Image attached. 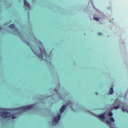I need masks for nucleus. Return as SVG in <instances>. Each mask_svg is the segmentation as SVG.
<instances>
[{
	"label": "nucleus",
	"instance_id": "1",
	"mask_svg": "<svg viewBox=\"0 0 128 128\" xmlns=\"http://www.w3.org/2000/svg\"><path fill=\"white\" fill-rule=\"evenodd\" d=\"M39 48L40 50L41 53L39 54H38L37 55V56L39 58H40L41 59H42L43 57V54H44L45 56L46 59V56L48 57H49V56H48L44 48Z\"/></svg>",
	"mask_w": 128,
	"mask_h": 128
},
{
	"label": "nucleus",
	"instance_id": "2",
	"mask_svg": "<svg viewBox=\"0 0 128 128\" xmlns=\"http://www.w3.org/2000/svg\"><path fill=\"white\" fill-rule=\"evenodd\" d=\"M11 114L9 112H0V116L4 118H9L11 117Z\"/></svg>",
	"mask_w": 128,
	"mask_h": 128
},
{
	"label": "nucleus",
	"instance_id": "3",
	"mask_svg": "<svg viewBox=\"0 0 128 128\" xmlns=\"http://www.w3.org/2000/svg\"><path fill=\"white\" fill-rule=\"evenodd\" d=\"M60 114H58L57 116L55 117L54 118L52 121V124L53 125H56L60 120Z\"/></svg>",
	"mask_w": 128,
	"mask_h": 128
},
{
	"label": "nucleus",
	"instance_id": "4",
	"mask_svg": "<svg viewBox=\"0 0 128 128\" xmlns=\"http://www.w3.org/2000/svg\"><path fill=\"white\" fill-rule=\"evenodd\" d=\"M34 105H32L30 106H26L21 107H20L19 108L20 110H26L30 108H34Z\"/></svg>",
	"mask_w": 128,
	"mask_h": 128
},
{
	"label": "nucleus",
	"instance_id": "5",
	"mask_svg": "<svg viewBox=\"0 0 128 128\" xmlns=\"http://www.w3.org/2000/svg\"><path fill=\"white\" fill-rule=\"evenodd\" d=\"M107 123L110 125L109 126L110 128H117L115 127V124H112L110 121H107Z\"/></svg>",
	"mask_w": 128,
	"mask_h": 128
},
{
	"label": "nucleus",
	"instance_id": "6",
	"mask_svg": "<svg viewBox=\"0 0 128 128\" xmlns=\"http://www.w3.org/2000/svg\"><path fill=\"white\" fill-rule=\"evenodd\" d=\"M66 105H63L62 106L60 109V111L61 113L62 112L65 110L66 108Z\"/></svg>",
	"mask_w": 128,
	"mask_h": 128
},
{
	"label": "nucleus",
	"instance_id": "7",
	"mask_svg": "<svg viewBox=\"0 0 128 128\" xmlns=\"http://www.w3.org/2000/svg\"><path fill=\"white\" fill-rule=\"evenodd\" d=\"M98 117L100 118V119L104 120L105 119V114H101L98 116Z\"/></svg>",
	"mask_w": 128,
	"mask_h": 128
},
{
	"label": "nucleus",
	"instance_id": "8",
	"mask_svg": "<svg viewBox=\"0 0 128 128\" xmlns=\"http://www.w3.org/2000/svg\"><path fill=\"white\" fill-rule=\"evenodd\" d=\"M114 92L113 89L112 88H111L109 90V92L111 94H112Z\"/></svg>",
	"mask_w": 128,
	"mask_h": 128
},
{
	"label": "nucleus",
	"instance_id": "9",
	"mask_svg": "<svg viewBox=\"0 0 128 128\" xmlns=\"http://www.w3.org/2000/svg\"><path fill=\"white\" fill-rule=\"evenodd\" d=\"M9 26L10 28L12 29H13L14 28V24H12Z\"/></svg>",
	"mask_w": 128,
	"mask_h": 128
},
{
	"label": "nucleus",
	"instance_id": "10",
	"mask_svg": "<svg viewBox=\"0 0 128 128\" xmlns=\"http://www.w3.org/2000/svg\"><path fill=\"white\" fill-rule=\"evenodd\" d=\"M24 4L25 6H27V5L28 4L26 2V0H24Z\"/></svg>",
	"mask_w": 128,
	"mask_h": 128
},
{
	"label": "nucleus",
	"instance_id": "11",
	"mask_svg": "<svg viewBox=\"0 0 128 128\" xmlns=\"http://www.w3.org/2000/svg\"><path fill=\"white\" fill-rule=\"evenodd\" d=\"M14 31L16 32L17 34H20V32H19L17 28L16 29L14 30Z\"/></svg>",
	"mask_w": 128,
	"mask_h": 128
},
{
	"label": "nucleus",
	"instance_id": "12",
	"mask_svg": "<svg viewBox=\"0 0 128 128\" xmlns=\"http://www.w3.org/2000/svg\"><path fill=\"white\" fill-rule=\"evenodd\" d=\"M113 115V114L112 112H109L108 114V116H112Z\"/></svg>",
	"mask_w": 128,
	"mask_h": 128
},
{
	"label": "nucleus",
	"instance_id": "13",
	"mask_svg": "<svg viewBox=\"0 0 128 128\" xmlns=\"http://www.w3.org/2000/svg\"><path fill=\"white\" fill-rule=\"evenodd\" d=\"M110 121L112 122H114V118L112 117H111L109 119Z\"/></svg>",
	"mask_w": 128,
	"mask_h": 128
},
{
	"label": "nucleus",
	"instance_id": "14",
	"mask_svg": "<svg viewBox=\"0 0 128 128\" xmlns=\"http://www.w3.org/2000/svg\"><path fill=\"white\" fill-rule=\"evenodd\" d=\"M119 107V105H117V106H115L114 107V108L115 109H118V108Z\"/></svg>",
	"mask_w": 128,
	"mask_h": 128
},
{
	"label": "nucleus",
	"instance_id": "15",
	"mask_svg": "<svg viewBox=\"0 0 128 128\" xmlns=\"http://www.w3.org/2000/svg\"><path fill=\"white\" fill-rule=\"evenodd\" d=\"M122 111L124 112V111H126L127 112H128V110H127L126 109V110H125V109H124V107H122Z\"/></svg>",
	"mask_w": 128,
	"mask_h": 128
},
{
	"label": "nucleus",
	"instance_id": "16",
	"mask_svg": "<svg viewBox=\"0 0 128 128\" xmlns=\"http://www.w3.org/2000/svg\"><path fill=\"white\" fill-rule=\"evenodd\" d=\"M16 117V116H14V115H12V119H15Z\"/></svg>",
	"mask_w": 128,
	"mask_h": 128
},
{
	"label": "nucleus",
	"instance_id": "17",
	"mask_svg": "<svg viewBox=\"0 0 128 128\" xmlns=\"http://www.w3.org/2000/svg\"><path fill=\"white\" fill-rule=\"evenodd\" d=\"M94 20H95L96 21H98L99 20V18H95L94 17Z\"/></svg>",
	"mask_w": 128,
	"mask_h": 128
},
{
	"label": "nucleus",
	"instance_id": "18",
	"mask_svg": "<svg viewBox=\"0 0 128 128\" xmlns=\"http://www.w3.org/2000/svg\"><path fill=\"white\" fill-rule=\"evenodd\" d=\"M68 103H69V104H70V105H72V103L71 101H69L68 102Z\"/></svg>",
	"mask_w": 128,
	"mask_h": 128
},
{
	"label": "nucleus",
	"instance_id": "19",
	"mask_svg": "<svg viewBox=\"0 0 128 128\" xmlns=\"http://www.w3.org/2000/svg\"><path fill=\"white\" fill-rule=\"evenodd\" d=\"M32 50V51L33 52H34V53L35 54H36V53H35V52H34V51L32 49H31Z\"/></svg>",
	"mask_w": 128,
	"mask_h": 128
},
{
	"label": "nucleus",
	"instance_id": "20",
	"mask_svg": "<svg viewBox=\"0 0 128 128\" xmlns=\"http://www.w3.org/2000/svg\"><path fill=\"white\" fill-rule=\"evenodd\" d=\"M98 34L99 35H101V33H98Z\"/></svg>",
	"mask_w": 128,
	"mask_h": 128
},
{
	"label": "nucleus",
	"instance_id": "21",
	"mask_svg": "<svg viewBox=\"0 0 128 128\" xmlns=\"http://www.w3.org/2000/svg\"><path fill=\"white\" fill-rule=\"evenodd\" d=\"M96 94H97V95H98V92H96Z\"/></svg>",
	"mask_w": 128,
	"mask_h": 128
},
{
	"label": "nucleus",
	"instance_id": "22",
	"mask_svg": "<svg viewBox=\"0 0 128 128\" xmlns=\"http://www.w3.org/2000/svg\"><path fill=\"white\" fill-rule=\"evenodd\" d=\"M28 8H30V6H29V7H28Z\"/></svg>",
	"mask_w": 128,
	"mask_h": 128
},
{
	"label": "nucleus",
	"instance_id": "23",
	"mask_svg": "<svg viewBox=\"0 0 128 128\" xmlns=\"http://www.w3.org/2000/svg\"><path fill=\"white\" fill-rule=\"evenodd\" d=\"M2 110H5L4 109H2Z\"/></svg>",
	"mask_w": 128,
	"mask_h": 128
},
{
	"label": "nucleus",
	"instance_id": "24",
	"mask_svg": "<svg viewBox=\"0 0 128 128\" xmlns=\"http://www.w3.org/2000/svg\"><path fill=\"white\" fill-rule=\"evenodd\" d=\"M25 9H26V10H28V9H27V8H26Z\"/></svg>",
	"mask_w": 128,
	"mask_h": 128
},
{
	"label": "nucleus",
	"instance_id": "25",
	"mask_svg": "<svg viewBox=\"0 0 128 128\" xmlns=\"http://www.w3.org/2000/svg\"><path fill=\"white\" fill-rule=\"evenodd\" d=\"M29 11L28 10V13H29Z\"/></svg>",
	"mask_w": 128,
	"mask_h": 128
}]
</instances>
